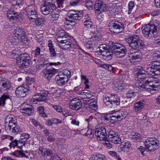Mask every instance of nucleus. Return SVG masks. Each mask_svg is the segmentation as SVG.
<instances>
[{"label": "nucleus", "mask_w": 160, "mask_h": 160, "mask_svg": "<svg viewBox=\"0 0 160 160\" xmlns=\"http://www.w3.org/2000/svg\"><path fill=\"white\" fill-rule=\"evenodd\" d=\"M59 12L56 11V9L53 10V11L51 12V16L52 17V20H56L58 18L59 16Z\"/></svg>", "instance_id": "nucleus-38"}, {"label": "nucleus", "mask_w": 160, "mask_h": 160, "mask_svg": "<svg viewBox=\"0 0 160 160\" xmlns=\"http://www.w3.org/2000/svg\"><path fill=\"white\" fill-rule=\"evenodd\" d=\"M137 77L138 78V79H139L141 80V82L143 80H144L146 78V75L145 74V73L143 74H140L137 75Z\"/></svg>", "instance_id": "nucleus-61"}, {"label": "nucleus", "mask_w": 160, "mask_h": 160, "mask_svg": "<svg viewBox=\"0 0 160 160\" xmlns=\"http://www.w3.org/2000/svg\"><path fill=\"white\" fill-rule=\"evenodd\" d=\"M12 88L11 83L7 79L0 77V92H7Z\"/></svg>", "instance_id": "nucleus-15"}, {"label": "nucleus", "mask_w": 160, "mask_h": 160, "mask_svg": "<svg viewBox=\"0 0 160 160\" xmlns=\"http://www.w3.org/2000/svg\"><path fill=\"white\" fill-rule=\"evenodd\" d=\"M30 135L28 133H24L20 136L21 139L19 142L22 143L23 145H25V142L29 138Z\"/></svg>", "instance_id": "nucleus-30"}, {"label": "nucleus", "mask_w": 160, "mask_h": 160, "mask_svg": "<svg viewBox=\"0 0 160 160\" xmlns=\"http://www.w3.org/2000/svg\"><path fill=\"white\" fill-rule=\"evenodd\" d=\"M55 80L59 86H63L66 84L68 82V81L66 80V78H63L58 75L56 76Z\"/></svg>", "instance_id": "nucleus-26"}, {"label": "nucleus", "mask_w": 160, "mask_h": 160, "mask_svg": "<svg viewBox=\"0 0 160 160\" xmlns=\"http://www.w3.org/2000/svg\"><path fill=\"white\" fill-rule=\"evenodd\" d=\"M52 107L58 112H61L62 111V108L60 106L53 105Z\"/></svg>", "instance_id": "nucleus-58"}, {"label": "nucleus", "mask_w": 160, "mask_h": 160, "mask_svg": "<svg viewBox=\"0 0 160 160\" xmlns=\"http://www.w3.org/2000/svg\"><path fill=\"white\" fill-rule=\"evenodd\" d=\"M159 83V80L158 79L153 77H151L146 80L144 82V84H142V83H139L138 82H136V86L138 87V89L140 90L143 89L152 90H157V88L155 84Z\"/></svg>", "instance_id": "nucleus-4"}, {"label": "nucleus", "mask_w": 160, "mask_h": 160, "mask_svg": "<svg viewBox=\"0 0 160 160\" xmlns=\"http://www.w3.org/2000/svg\"><path fill=\"white\" fill-rule=\"evenodd\" d=\"M142 29L144 37L149 38H152L160 30V22L157 21L146 25L142 28Z\"/></svg>", "instance_id": "nucleus-2"}, {"label": "nucleus", "mask_w": 160, "mask_h": 160, "mask_svg": "<svg viewBox=\"0 0 160 160\" xmlns=\"http://www.w3.org/2000/svg\"><path fill=\"white\" fill-rule=\"evenodd\" d=\"M21 112L29 116L33 114L34 110L31 105L23 104L21 107Z\"/></svg>", "instance_id": "nucleus-19"}, {"label": "nucleus", "mask_w": 160, "mask_h": 160, "mask_svg": "<svg viewBox=\"0 0 160 160\" xmlns=\"http://www.w3.org/2000/svg\"><path fill=\"white\" fill-rule=\"evenodd\" d=\"M121 63L125 65H127L131 64H135L136 61L132 60L129 57L126 58L125 59L121 61Z\"/></svg>", "instance_id": "nucleus-34"}, {"label": "nucleus", "mask_w": 160, "mask_h": 160, "mask_svg": "<svg viewBox=\"0 0 160 160\" xmlns=\"http://www.w3.org/2000/svg\"><path fill=\"white\" fill-rule=\"evenodd\" d=\"M58 44L63 49L67 50L70 48H75V45L71 41V40L69 39L61 40L58 42Z\"/></svg>", "instance_id": "nucleus-17"}, {"label": "nucleus", "mask_w": 160, "mask_h": 160, "mask_svg": "<svg viewBox=\"0 0 160 160\" xmlns=\"http://www.w3.org/2000/svg\"><path fill=\"white\" fill-rule=\"evenodd\" d=\"M84 45L86 48L89 49H92L93 47L92 42L91 41L85 42Z\"/></svg>", "instance_id": "nucleus-56"}, {"label": "nucleus", "mask_w": 160, "mask_h": 160, "mask_svg": "<svg viewBox=\"0 0 160 160\" xmlns=\"http://www.w3.org/2000/svg\"><path fill=\"white\" fill-rule=\"evenodd\" d=\"M40 153L44 158H46L48 156H52L53 154V152L47 148H41L39 150Z\"/></svg>", "instance_id": "nucleus-22"}, {"label": "nucleus", "mask_w": 160, "mask_h": 160, "mask_svg": "<svg viewBox=\"0 0 160 160\" xmlns=\"http://www.w3.org/2000/svg\"><path fill=\"white\" fill-rule=\"evenodd\" d=\"M51 9L50 6L44 4L41 8V12L43 14L45 15H47L50 13Z\"/></svg>", "instance_id": "nucleus-29"}, {"label": "nucleus", "mask_w": 160, "mask_h": 160, "mask_svg": "<svg viewBox=\"0 0 160 160\" xmlns=\"http://www.w3.org/2000/svg\"><path fill=\"white\" fill-rule=\"evenodd\" d=\"M34 21L36 24L39 26L44 23L46 22V19L44 18L41 17L40 18H37L36 20H34Z\"/></svg>", "instance_id": "nucleus-39"}, {"label": "nucleus", "mask_w": 160, "mask_h": 160, "mask_svg": "<svg viewBox=\"0 0 160 160\" xmlns=\"http://www.w3.org/2000/svg\"><path fill=\"white\" fill-rule=\"evenodd\" d=\"M53 1L48 0L47 2H48V3H46V1H44V4L50 6L51 9H52V10H54V9H56V6L55 4L53 3L52 2Z\"/></svg>", "instance_id": "nucleus-54"}, {"label": "nucleus", "mask_w": 160, "mask_h": 160, "mask_svg": "<svg viewBox=\"0 0 160 160\" xmlns=\"http://www.w3.org/2000/svg\"><path fill=\"white\" fill-rule=\"evenodd\" d=\"M146 72L148 75L157 76L160 75L158 71H157L151 65L146 68Z\"/></svg>", "instance_id": "nucleus-25"}, {"label": "nucleus", "mask_w": 160, "mask_h": 160, "mask_svg": "<svg viewBox=\"0 0 160 160\" xmlns=\"http://www.w3.org/2000/svg\"><path fill=\"white\" fill-rule=\"evenodd\" d=\"M113 84L115 87L118 90L123 91L125 88L124 84L122 81H120L119 80H116L114 81Z\"/></svg>", "instance_id": "nucleus-27"}, {"label": "nucleus", "mask_w": 160, "mask_h": 160, "mask_svg": "<svg viewBox=\"0 0 160 160\" xmlns=\"http://www.w3.org/2000/svg\"><path fill=\"white\" fill-rule=\"evenodd\" d=\"M83 12L82 11H78L75 10H70L68 11V16L69 19L68 22L69 23L67 24V25H71L70 22H77L80 20L81 17L83 15Z\"/></svg>", "instance_id": "nucleus-9"}, {"label": "nucleus", "mask_w": 160, "mask_h": 160, "mask_svg": "<svg viewBox=\"0 0 160 160\" xmlns=\"http://www.w3.org/2000/svg\"><path fill=\"white\" fill-rule=\"evenodd\" d=\"M109 140L116 144H119L121 142V139L119 137L118 135L117 136H115L111 139H109Z\"/></svg>", "instance_id": "nucleus-44"}, {"label": "nucleus", "mask_w": 160, "mask_h": 160, "mask_svg": "<svg viewBox=\"0 0 160 160\" xmlns=\"http://www.w3.org/2000/svg\"><path fill=\"white\" fill-rule=\"evenodd\" d=\"M8 127H6L5 128L6 130H7L8 132L9 131H11V128L16 124V122H14L11 121L10 122H8Z\"/></svg>", "instance_id": "nucleus-53"}, {"label": "nucleus", "mask_w": 160, "mask_h": 160, "mask_svg": "<svg viewBox=\"0 0 160 160\" xmlns=\"http://www.w3.org/2000/svg\"><path fill=\"white\" fill-rule=\"evenodd\" d=\"M94 9L97 13H100L104 11V8L103 7V3L102 1H97L94 6Z\"/></svg>", "instance_id": "nucleus-23"}, {"label": "nucleus", "mask_w": 160, "mask_h": 160, "mask_svg": "<svg viewBox=\"0 0 160 160\" xmlns=\"http://www.w3.org/2000/svg\"><path fill=\"white\" fill-rule=\"evenodd\" d=\"M108 132L109 140L115 136H117V135H118V133L117 132L112 129L110 130Z\"/></svg>", "instance_id": "nucleus-46"}, {"label": "nucleus", "mask_w": 160, "mask_h": 160, "mask_svg": "<svg viewBox=\"0 0 160 160\" xmlns=\"http://www.w3.org/2000/svg\"><path fill=\"white\" fill-rule=\"evenodd\" d=\"M135 92L132 90L128 91L127 93L126 97L128 98H132L135 96Z\"/></svg>", "instance_id": "nucleus-52"}, {"label": "nucleus", "mask_w": 160, "mask_h": 160, "mask_svg": "<svg viewBox=\"0 0 160 160\" xmlns=\"http://www.w3.org/2000/svg\"><path fill=\"white\" fill-rule=\"evenodd\" d=\"M24 2L23 0H14L12 2V5L13 6H19L22 5Z\"/></svg>", "instance_id": "nucleus-49"}, {"label": "nucleus", "mask_w": 160, "mask_h": 160, "mask_svg": "<svg viewBox=\"0 0 160 160\" xmlns=\"http://www.w3.org/2000/svg\"><path fill=\"white\" fill-rule=\"evenodd\" d=\"M37 111L38 112L40 116L43 118L47 117V116L46 113L44 112V107L43 106H40L38 108Z\"/></svg>", "instance_id": "nucleus-45"}, {"label": "nucleus", "mask_w": 160, "mask_h": 160, "mask_svg": "<svg viewBox=\"0 0 160 160\" xmlns=\"http://www.w3.org/2000/svg\"><path fill=\"white\" fill-rule=\"evenodd\" d=\"M146 148L148 151L153 152L159 147L160 144L158 140L154 138H150L147 139L144 143Z\"/></svg>", "instance_id": "nucleus-10"}, {"label": "nucleus", "mask_w": 160, "mask_h": 160, "mask_svg": "<svg viewBox=\"0 0 160 160\" xmlns=\"http://www.w3.org/2000/svg\"><path fill=\"white\" fill-rule=\"evenodd\" d=\"M98 49V51L101 53H104L106 51H109L112 50V46H108L105 44H102L99 46Z\"/></svg>", "instance_id": "nucleus-24"}, {"label": "nucleus", "mask_w": 160, "mask_h": 160, "mask_svg": "<svg viewBox=\"0 0 160 160\" xmlns=\"http://www.w3.org/2000/svg\"><path fill=\"white\" fill-rule=\"evenodd\" d=\"M101 67L105 68L109 71H112V72H113L114 69L113 68L111 65L105 64H101Z\"/></svg>", "instance_id": "nucleus-51"}, {"label": "nucleus", "mask_w": 160, "mask_h": 160, "mask_svg": "<svg viewBox=\"0 0 160 160\" xmlns=\"http://www.w3.org/2000/svg\"><path fill=\"white\" fill-rule=\"evenodd\" d=\"M108 27L111 31L115 33H119L124 30V25L117 21H112L109 23Z\"/></svg>", "instance_id": "nucleus-11"}, {"label": "nucleus", "mask_w": 160, "mask_h": 160, "mask_svg": "<svg viewBox=\"0 0 160 160\" xmlns=\"http://www.w3.org/2000/svg\"><path fill=\"white\" fill-rule=\"evenodd\" d=\"M151 65L157 71H158L160 74V62L155 61L151 62Z\"/></svg>", "instance_id": "nucleus-36"}, {"label": "nucleus", "mask_w": 160, "mask_h": 160, "mask_svg": "<svg viewBox=\"0 0 160 160\" xmlns=\"http://www.w3.org/2000/svg\"><path fill=\"white\" fill-rule=\"evenodd\" d=\"M112 43L114 54L118 58H122L125 55L127 50L123 45L118 43L112 42Z\"/></svg>", "instance_id": "nucleus-8"}, {"label": "nucleus", "mask_w": 160, "mask_h": 160, "mask_svg": "<svg viewBox=\"0 0 160 160\" xmlns=\"http://www.w3.org/2000/svg\"><path fill=\"white\" fill-rule=\"evenodd\" d=\"M58 36L59 37L65 38L69 36V34L66 33L64 30H59L58 32Z\"/></svg>", "instance_id": "nucleus-43"}, {"label": "nucleus", "mask_w": 160, "mask_h": 160, "mask_svg": "<svg viewBox=\"0 0 160 160\" xmlns=\"http://www.w3.org/2000/svg\"><path fill=\"white\" fill-rule=\"evenodd\" d=\"M136 70L135 72V73L138 75L140 74H143L145 73V71L143 70L142 66H138L136 68Z\"/></svg>", "instance_id": "nucleus-47"}, {"label": "nucleus", "mask_w": 160, "mask_h": 160, "mask_svg": "<svg viewBox=\"0 0 160 160\" xmlns=\"http://www.w3.org/2000/svg\"><path fill=\"white\" fill-rule=\"evenodd\" d=\"M134 6V3L133 1H130L128 4V14H130L133 7Z\"/></svg>", "instance_id": "nucleus-50"}, {"label": "nucleus", "mask_w": 160, "mask_h": 160, "mask_svg": "<svg viewBox=\"0 0 160 160\" xmlns=\"http://www.w3.org/2000/svg\"><path fill=\"white\" fill-rule=\"evenodd\" d=\"M16 32L22 38L25 37L26 34L23 28H19L17 30Z\"/></svg>", "instance_id": "nucleus-48"}, {"label": "nucleus", "mask_w": 160, "mask_h": 160, "mask_svg": "<svg viewBox=\"0 0 160 160\" xmlns=\"http://www.w3.org/2000/svg\"><path fill=\"white\" fill-rule=\"evenodd\" d=\"M131 138L134 141L139 142L142 140V136L139 134L135 133L132 136Z\"/></svg>", "instance_id": "nucleus-42"}, {"label": "nucleus", "mask_w": 160, "mask_h": 160, "mask_svg": "<svg viewBox=\"0 0 160 160\" xmlns=\"http://www.w3.org/2000/svg\"><path fill=\"white\" fill-rule=\"evenodd\" d=\"M82 0H71L70 2V5L72 6L77 5L78 2Z\"/></svg>", "instance_id": "nucleus-64"}, {"label": "nucleus", "mask_w": 160, "mask_h": 160, "mask_svg": "<svg viewBox=\"0 0 160 160\" xmlns=\"http://www.w3.org/2000/svg\"><path fill=\"white\" fill-rule=\"evenodd\" d=\"M48 96V92H46L42 93H36L34 95V98L33 99L36 100L37 101H45L47 100Z\"/></svg>", "instance_id": "nucleus-20"}, {"label": "nucleus", "mask_w": 160, "mask_h": 160, "mask_svg": "<svg viewBox=\"0 0 160 160\" xmlns=\"http://www.w3.org/2000/svg\"><path fill=\"white\" fill-rule=\"evenodd\" d=\"M28 17L30 20L34 21L38 18L37 7L36 6L29 5L26 8Z\"/></svg>", "instance_id": "nucleus-13"}, {"label": "nucleus", "mask_w": 160, "mask_h": 160, "mask_svg": "<svg viewBox=\"0 0 160 160\" xmlns=\"http://www.w3.org/2000/svg\"><path fill=\"white\" fill-rule=\"evenodd\" d=\"M10 131L13 133H17L21 132L22 131V129L19 126L16 124L11 128V131Z\"/></svg>", "instance_id": "nucleus-40"}, {"label": "nucleus", "mask_w": 160, "mask_h": 160, "mask_svg": "<svg viewBox=\"0 0 160 160\" xmlns=\"http://www.w3.org/2000/svg\"><path fill=\"white\" fill-rule=\"evenodd\" d=\"M103 101L108 108H113L117 107L119 105L120 102L119 98L116 95L112 94L104 96Z\"/></svg>", "instance_id": "nucleus-6"}, {"label": "nucleus", "mask_w": 160, "mask_h": 160, "mask_svg": "<svg viewBox=\"0 0 160 160\" xmlns=\"http://www.w3.org/2000/svg\"><path fill=\"white\" fill-rule=\"evenodd\" d=\"M30 88L27 84H23L22 86L17 88L15 91V94L18 98L25 97L30 90Z\"/></svg>", "instance_id": "nucleus-14"}, {"label": "nucleus", "mask_w": 160, "mask_h": 160, "mask_svg": "<svg viewBox=\"0 0 160 160\" xmlns=\"http://www.w3.org/2000/svg\"><path fill=\"white\" fill-rule=\"evenodd\" d=\"M126 41L133 49L137 51L136 52H130L129 57L133 61L136 62L137 60L140 59L142 56V54L139 50L143 48L144 46V41L140 39L139 36L136 35L129 36L126 39Z\"/></svg>", "instance_id": "nucleus-1"}, {"label": "nucleus", "mask_w": 160, "mask_h": 160, "mask_svg": "<svg viewBox=\"0 0 160 160\" xmlns=\"http://www.w3.org/2000/svg\"><path fill=\"white\" fill-rule=\"evenodd\" d=\"M121 143L118 148V150L120 152H124L128 150L131 147L130 142L127 140H124Z\"/></svg>", "instance_id": "nucleus-21"}, {"label": "nucleus", "mask_w": 160, "mask_h": 160, "mask_svg": "<svg viewBox=\"0 0 160 160\" xmlns=\"http://www.w3.org/2000/svg\"><path fill=\"white\" fill-rule=\"evenodd\" d=\"M32 122L35 126L38 127L39 126L41 128H42L39 122L37 120L34 119H33L32 120Z\"/></svg>", "instance_id": "nucleus-63"}, {"label": "nucleus", "mask_w": 160, "mask_h": 160, "mask_svg": "<svg viewBox=\"0 0 160 160\" xmlns=\"http://www.w3.org/2000/svg\"><path fill=\"white\" fill-rule=\"evenodd\" d=\"M16 62L19 68L23 69L29 66L31 62L30 57L27 53H22L16 58Z\"/></svg>", "instance_id": "nucleus-7"}, {"label": "nucleus", "mask_w": 160, "mask_h": 160, "mask_svg": "<svg viewBox=\"0 0 160 160\" xmlns=\"http://www.w3.org/2000/svg\"><path fill=\"white\" fill-rule=\"evenodd\" d=\"M95 99H93V101L90 103L89 105H88V107L90 110L95 111L97 109V102L95 100Z\"/></svg>", "instance_id": "nucleus-41"}, {"label": "nucleus", "mask_w": 160, "mask_h": 160, "mask_svg": "<svg viewBox=\"0 0 160 160\" xmlns=\"http://www.w3.org/2000/svg\"><path fill=\"white\" fill-rule=\"evenodd\" d=\"M18 142L17 139H15L13 141L11 142L9 145L10 148H12V147L14 148L16 146H18Z\"/></svg>", "instance_id": "nucleus-57"}, {"label": "nucleus", "mask_w": 160, "mask_h": 160, "mask_svg": "<svg viewBox=\"0 0 160 160\" xmlns=\"http://www.w3.org/2000/svg\"><path fill=\"white\" fill-rule=\"evenodd\" d=\"M64 1V0H56L58 8H62L64 7L63 4Z\"/></svg>", "instance_id": "nucleus-55"}, {"label": "nucleus", "mask_w": 160, "mask_h": 160, "mask_svg": "<svg viewBox=\"0 0 160 160\" xmlns=\"http://www.w3.org/2000/svg\"><path fill=\"white\" fill-rule=\"evenodd\" d=\"M11 121L14 122H16V118L14 117L13 118L11 116L7 117L5 119V122L6 123H8V122H10Z\"/></svg>", "instance_id": "nucleus-59"}, {"label": "nucleus", "mask_w": 160, "mask_h": 160, "mask_svg": "<svg viewBox=\"0 0 160 160\" xmlns=\"http://www.w3.org/2000/svg\"><path fill=\"white\" fill-rule=\"evenodd\" d=\"M84 24L87 28H88L90 27L92 25V22L89 19H86L85 21L84 22Z\"/></svg>", "instance_id": "nucleus-60"}, {"label": "nucleus", "mask_w": 160, "mask_h": 160, "mask_svg": "<svg viewBox=\"0 0 160 160\" xmlns=\"http://www.w3.org/2000/svg\"><path fill=\"white\" fill-rule=\"evenodd\" d=\"M95 135L98 139L99 140L108 139L106 130L104 127H102L95 129Z\"/></svg>", "instance_id": "nucleus-16"}, {"label": "nucleus", "mask_w": 160, "mask_h": 160, "mask_svg": "<svg viewBox=\"0 0 160 160\" xmlns=\"http://www.w3.org/2000/svg\"><path fill=\"white\" fill-rule=\"evenodd\" d=\"M127 114L121 110L112 113H108L101 118V119L104 121H113V122L119 121L126 117Z\"/></svg>", "instance_id": "nucleus-5"}, {"label": "nucleus", "mask_w": 160, "mask_h": 160, "mask_svg": "<svg viewBox=\"0 0 160 160\" xmlns=\"http://www.w3.org/2000/svg\"><path fill=\"white\" fill-rule=\"evenodd\" d=\"M59 62H57L46 63L44 62L42 64V67L43 69L42 73L44 75V78L48 80H50L58 70L53 68L52 65H57L60 64Z\"/></svg>", "instance_id": "nucleus-3"}, {"label": "nucleus", "mask_w": 160, "mask_h": 160, "mask_svg": "<svg viewBox=\"0 0 160 160\" xmlns=\"http://www.w3.org/2000/svg\"><path fill=\"white\" fill-rule=\"evenodd\" d=\"M143 100H140L136 103L134 106L135 110L136 111L141 110L143 108L145 104Z\"/></svg>", "instance_id": "nucleus-32"}, {"label": "nucleus", "mask_w": 160, "mask_h": 160, "mask_svg": "<svg viewBox=\"0 0 160 160\" xmlns=\"http://www.w3.org/2000/svg\"><path fill=\"white\" fill-rule=\"evenodd\" d=\"M23 152V151L22 150H17L15 151L12 154L16 157H21Z\"/></svg>", "instance_id": "nucleus-62"}, {"label": "nucleus", "mask_w": 160, "mask_h": 160, "mask_svg": "<svg viewBox=\"0 0 160 160\" xmlns=\"http://www.w3.org/2000/svg\"><path fill=\"white\" fill-rule=\"evenodd\" d=\"M9 96L3 94L0 98V106L2 107L4 106L6 101L7 99H9Z\"/></svg>", "instance_id": "nucleus-35"}, {"label": "nucleus", "mask_w": 160, "mask_h": 160, "mask_svg": "<svg viewBox=\"0 0 160 160\" xmlns=\"http://www.w3.org/2000/svg\"><path fill=\"white\" fill-rule=\"evenodd\" d=\"M48 46L49 48V50L51 56L53 57H55L56 53L51 41L50 40L48 41Z\"/></svg>", "instance_id": "nucleus-33"}, {"label": "nucleus", "mask_w": 160, "mask_h": 160, "mask_svg": "<svg viewBox=\"0 0 160 160\" xmlns=\"http://www.w3.org/2000/svg\"><path fill=\"white\" fill-rule=\"evenodd\" d=\"M69 106L70 108L76 110H78L81 108L82 103L79 99L74 98L70 101Z\"/></svg>", "instance_id": "nucleus-18"}, {"label": "nucleus", "mask_w": 160, "mask_h": 160, "mask_svg": "<svg viewBox=\"0 0 160 160\" xmlns=\"http://www.w3.org/2000/svg\"><path fill=\"white\" fill-rule=\"evenodd\" d=\"M58 75L63 78H66V80L68 81L71 77V72L69 71L66 70L62 72H59Z\"/></svg>", "instance_id": "nucleus-31"}, {"label": "nucleus", "mask_w": 160, "mask_h": 160, "mask_svg": "<svg viewBox=\"0 0 160 160\" xmlns=\"http://www.w3.org/2000/svg\"><path fill=\"white\" fill-rule=\"evenodd\" d=\"M114 55L112 50L109 51H106L102 54V58L106 61H109L112 58L113 55Z\"/></svg>", "instance_id": "nucleus-28"}, {"label": "nucleus", "mask_w": 160, "mask_h": 160, "mask_svg": "<svg viewBox=\"0 0 160 160\" xmlns=\"http://www.w3.org/2000/svg\"><path fill=\"white\" fill-rule=\"evenodd\" d=\"M90 160H104V156L98 153H95L92 155Z\"/></svg>", "instance_id": "nucleus-37"}, {"label": "nucleus", "mask_w": 160, "mask_h": 160, "mask_svg": "<svg viewBox=\"0 0 160 160\" xmlns=\"http://www.w3.org/2000/svg\"><path fill=\"white\" fill-rule=\"evenodd\" d=\"M7 16L11 21H15L19 24L22 23L23 22L22 15L19 12H15L13 10L8 11Z\"/></svg>", "instance_id": "nucleus-12"}]
</instances>
